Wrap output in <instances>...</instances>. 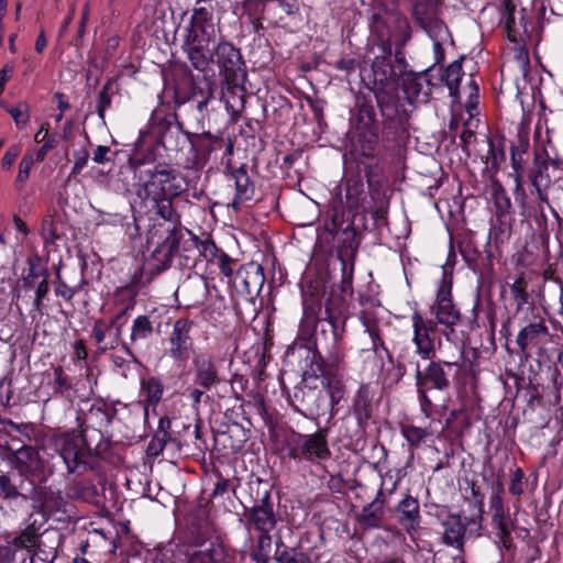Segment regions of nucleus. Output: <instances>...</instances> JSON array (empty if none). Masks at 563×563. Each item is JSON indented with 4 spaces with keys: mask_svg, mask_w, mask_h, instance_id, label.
I'll use <instances>...</instances> for the list:
<instances>
[{
    "mask_svg": "<svg viewBox=\"0 0 563 563\" xmlns=\"http://www.w3.org/2000/svg\"><path fill=\"white\" fill-rule=\"evenodd\" d=\"M216 0H197L183 44L191 66L200 71L211 70L214 63L223 80L246 78L240 49L227 41H218L219 30L213 22Z\"/></svg>",
    "mask_w": 563,
    "mask_h": 563,
    "instance_id": "f257e3e1",
    "label": "nucleus"
},
{
    "mask_svg": "<svg viewBox=\"0 0 563 563\" xmlns=\"http://www.w3.org/2000/svg\"><path fill=\"white\" fill-rule=\"evenodd\" d=\"M77 429L56 433L51 438L55 452L62 457L69 474H84L98 467L110 448L101 427L111 422L102 408L92 407L84 417H77Z\"/></svg>",
    "mask_w": 563,
    "mask_h": 563,
    "instance_id": "f03ea898",
    "label": "nucleus"
},
{
    "mask_svg": "<svg viewBox=\"0 0 563 563\" xmlns=\"http://www.w3.org/2000/svg\"><path fill=\"white\" fill-rule=\"evenodd\" d=\"M372 74L373 86L369 89L376 99L383 119V128L385 130H396L404 122L396 89L401 73L397 70L394 64L390 48H384L382 55L375 56L372 62Z\"/></svg>",
    "mask_w": 563,
    "mask_h": 563,
    "instance_id": "7ed1b4c3",
    "label": "nucleus"
},
{
    "mask_svg": "<svg viewBox=\"0 0 563 563\" xmlns=\"http://www.w3.org/2000/svg\"><path fill=\"white\" fill-rule=\"evenodd\" d=\"M155 154L135 155L131 159L134 176L141 185L139 197H179L186 191L187 183L181 174L165 163L154 164Z\"/></svg>",
    "mask_w": 563,
    "mask_h": 563,
    "instance_id": "20e7f679",
    "label": "nucleus"
},
{
    "mask_svg": "<svg viewBox=\"0 0 563 563\" xmlns=\"http://www.w3.org/2000/svg\"><path fill=\"white\" fill-rule=\"evenodd\" d=\"M164 233L165 236L157 240L156 247L143 266V273L148 276V279L166 271L176 254L189 258L190 253L197 250V235L190 231H187V239L181 228L170 227L165 229Z\"/></svg>",
    "mask_w": 563,
    "mask_h": 563,
    "instance_id": "39448f33",
    "label": "nucleus"
},
{
    "mask_svg": "<svg viewBox=\"0 0 563 563\" xmlns=\"http://www.w3.org/2000/svg\"><path fill=\"white\" fill-rule=\"evenodd\" d=\"M318 310H320L319 303L308 305L305 302L302 331L307 329L306 334L311 335V330H313L316 352L321 355L320 349L325 353V361L341 364L344 354L339 345L340 333L335 321L331 314L328 318H318Z\"/></svg>",
    "mask_w": 563,
    "mask_h": 563,
    "instance_id": "423d86ee",
    "label": "nucleus"
},
{
    "mask_svg": "<svg viewBox=\"0 0 563 563\" xmlns=\"http://www.w3.org/2000/svg\"><path fill=\"white\" fill-rule=\"evenodd\" d=\"M296 351L306 362L305 378L313 377L317 379L319 375L323 377V386L327 389L332 412L334 406L344 398L346 391L344 380L338 373L340 364L324 361L322 355L306 345H300Z\"/></svg>",
    "mask_w": 563,
    "mask_h": 563,
    "instance_id": "0eeeda50",
    "label": "nucleus"
},
{
    "mask_svg": "<svg viewBox=\"0 0 563 563\" xmlns=\"http://www.w3.org/2000/svg\"><path fill=\"white\" fill-rule=\"evenodd\" d=\"M284 452V457L298 463L319 464L327 461L332 454L328 442V430L321 429L312 434L291 431L285 438Z\"/></svg>",
    "mask_w": 563,
    "mask_h": 563,
    "instance_id": "6e6552de",
    "label": "nucleus"
},
{
    "mask_svg": "<svg viewBox=\"0 0 563 563\" xmlns=\"http://www.w3.org/2000/svg\"><path fill=\"white\" fill-rule=\"evenodd\" d=\"M411 16L439 48L450 38L449 29L441 18L442 0H410Z\"/></svg>",
    "mask_w": 563,
    "mask_h": 563,
    "instance_id": "1a4fd4ad",
    "label": "nucleus"
},
{
    "mask_svg": "<svg viewBox=\"0 0 563 563\" xmlns=\"http://www.w3.org/2000/svg\"><path fill=\"white\" fill-rule=\"evenodd\" d=\"M306 377L305 371L302 372V380L294 388L292 394L289 396L291 406L301 415L310 419H318L329 416L333 417L331 412V402L328 401L327 395L323 389L318 386H310L309 379Z\"/></svg>",
    "mask_w": 563,
    "mask_h": 563,
    "instance_id": "9d476101",
    "label": "nucleus"
},
{
    "mask_svg": "<svg viewBox=\"0 0 563 563\" xmlns=\"http://www.w3.org/2000/svg\"><path fill=\"white\" fill-rule=\"evenodd\" d=\"M454 371H449L442 363L430 361L428 365L421 369L419 365L416 368V385L419 396L421 411L427 418L433 412V404L429 398L428 389L448 390L451 386L450 376Z\"/></svg>",
    "mask_w": 563,
    "mask_h": 563,
    "instance_id": "9b49d317",
    "label": "nucleus"
},
{
    "mask_svg": "<svg viewBox=\"0 0 563 563\" xmlns=\"http://www.w3.org/2000/svg\"><path fill=\"white\" fill-rule=\"evenodd\" d=\"M430 310L435 318V325L441 324L443 331L455 333L454 327L461 322V313L452 300V280L444 274Z\"/></svg>",
    "mask_w": 563,
    "mask_h": 563,
    "instance_id": "f8f14e48",
    "label": "nucleus"
},
{
    "mask_svg": "<svg viewBox=\"0 0 563 563\" xmlns=\"http://www.w3.org/2000/svg\"><path fill=\"white\" fill-rule=\"evenodd\" d=\"M13 463L21 475L37 478L40 483L45 482L53 473L46 468L40 452L31 445H22L13 451Z\"/></svg>",
    "mask_w": 563,
    "mask_h": 563,
    "instance_id": "ddd939ff",
    "label": "nucleus"
},
{
    "mask_svg": "<svg viewBox=\"0 0 563 563\" xmlns=\"http://www.w3.org/2000/svg\"><path fill=\"white\" fill-rule=\"evenodd\" d=\"M431 68L419 73L409 71L400 78L401 89L405 93L406 100L409 103L421 102L426 103L432 93L434 84L430 79Z\"/></svg>",
    "mask_w": 563,
    "mask_h": 563,
    "instance_id": "4468645a",
    "label": "nucleus"
},
{
    "mask_svg": "<svg viewBox=\"0 0 563 563\" xmlns=\"http://www.w3.org/2000/svg\"><path fill=\"white\" fill-rule=\"evenodd\" d=\"M195 322L188 318H179L173 324L168 338L169 355L176 361H186L194 345L191 331Z\"/></svg>",
    "mask_w": 563,
    "mask_h": 563,
    "instance_id": "2eb2a0df",
    "label": "nucleus"
},
{
    "mask_svg": "<svg viewBox=\"0 0 563 563\" xmlns=\"http://www.w3.org/2000/svg\"><path fill=\"white\" fill-rule=\"evenodd\" d=\"M245 518L246 528L253 527L260 533H271L275 529L277 519L269 492H265L258 503L245 510Z\"/></svg>",
    "mask_w": 563,
    "mask_h": 563,
    "instance_id": "dca6fc26",
    "label": "nucleus"
},
{
    "mask_svg": "<svg viewBox=\"0 0 563 563\" xmlns=\"http://www.w3.org/2000/svg\"><path fill=\"white\" fill-rule=\"evenodd\" d=\"M176 197H148L143 198L152 202V209L155 214L166 221V223L155 224L150 231V240L154 242L157 238L165 236L164 230L170 229V227L180 228V214L175 210L173 206V199Z\"/></svg>",
    "mask_w": 563,
    "mask_h": 563,
    "instance_id": "f3484780",
    "label": "nucleus"
},
{
    "mask_svg": "<svg viewBox=\"0 0 563 563\" xmlns=\"http://www.w3.org/2000/svg\"><path fill=\"white\" fill-rule=\"evenodd\" d=\"M411 321L413 329L412 341L417 352L424 360H430L434 355V342L430 335L435 331L437 325L433 320L424 319L418 310L413 311Z\"/></svg>",
    "mask_w": 563,
    "mask_h": 563,
    "instance_id": "a211bd4d",
    "label": "nucleus"
},
{
    "mask_svg": "<svg viewBox=\"0 0 563 563\" xmlns=\"http://www.w3.org/2000/svg\"><path fill=\"white\" fill-rule=\"evenodd\" d=\"M175 295L188 308L201 305L209 295L208 282L201 275H189L178 286Z\"/></svg>",
    "mask_w": 563,
    "mask_h": 563,
    "instance_id": "6ab92c4d",
    "label": "nucleus"
},
{
    "mask_svg": "<svg viewBox=\"0 0 563 563\" xmlns=\"http://www.w3.org/2000/svg\"><path fill=\"white\" fill-rule=\"evenodd\" d=\"M374 397L375 390L369 384H362L354 396L352 412L356 418L357 427L362 433L365 432L368 421L373 417Z\"/></svg>",
    "mask_w": 563,
    "mask_h": 563,
    "instance_id": "aec40b11",
    "label": "nucleus"
},
{
    "mask_svg": "<svg viewBox=\"0 0 563 563\" xmlns=\"http://www.w3.org/2000/svg\"><path fill=\"white\" fill-rule=\"evenodd\" d=\"M195 386L212 389L221 383L219 369L214 361L205 354H198L192 360Z\"/></svg>",
    "mask_w": 563,
    "mask_h": 563,
    "instance_id": "412c9836",
    "label": "nucleus"
},
{
    "mask_svg": "<svg viewBox=\"0 0 563 563\" xmlns=\"http://www.w3.org/2000/svg\"><path fill=\"white\" fill-rule=\"evenodd\" d=\"M246 78H236L232 80H223L221 85V99L227 110L231 113L234 121L245 108V88Z\"/></svg>",
    "mask_w": 563,
    "mask_h": 563,
    "instance_id": "4be33fe9",
    "label": "nucleus"
},
{
    "mask_svg": "<svg viewBox=\"0 0 563 563\" xmlns=\"http://www.w3.org/2000/svg\"><path fill=\"white\" fill-rule=\"evenodd\" d=\"M361 321L372 340V346L369 350L379 357H382L383 352L388 354V350L384 342L385 330L388 328V323L384 322L374 310L363 311L361 314Z\"/></svg>",
    "mask_w": 563,
    "mask_h": 563,
    "instance_id": "5701e85b",
    "label": "nucleus"
},
{
    "mask_svg": "<svg viewBox=\"0 0 563 563\" xmlns=\"http://www.w3.org/2000/svg\"><path fill=\"white\" fill-rule=\"evenodd\" d=\"M398 523L412 536L420 529V505L417 498L406 495L396 506Z\"/></svg>",
    "mask_w": 563,
    "mask_h": 563,
    "instance_id": "b1692460",
    "label": "nucleus"
},
{
    "mask_svg": "<svg viewBox=\"0 0 563 563\" xmlns=\"http://www.w3.org/2000/svg\"><path fill=\"white\" fill-rule=\"evenodd\" d=\"M548 334L549 329L545 325L544 321L529 323L526 327H523L519 331L516 340L520 353L529 355L530 350L541 344V342L545 336H548Z\"/></svg>",
    "mask_w": 563,
    "mask_h": 563,
    "instance_id": "393cba45",
    "label": "nucleus"
},
{
    "mask_svg": "<svg viewBox=\"0 0 563 563\" xmlns=\"http://www.w3.org/2000/svg\"><path fill=\"white\" fill-rule=\"evenodd\" d=\"M443 534L442 541L449 547L464 551L466 523L462 521L460 515L451 514L442 522Z\"/></svg>",
    "mask_w": 563,
    "mask_h": 563,
    "instance_id": "a878e982",
    "label": "nucleus"
},
{
    "mask_svg": "<svg viewBox=\"0 0 563 563\" xmlns=\"http://www.w3.org/2000/svg\"><path fill=\"white\" fill-rule=\"evenodd\" d=\"M443 334L446 336L448 343L444 345L439 344L441 357L435 362L442 363L449 371H454V374H459L464 364L463 345L452 341L450 338L452 334L449 332L443 331Z\"/></svg>",
    "mask_w": 563,
    "mask_h": 563,
    "instance_id": "bb28decb",
    "label": "nucleus"
},
{
    "mask_svg": "<svg viewBox=\"0 0 563 563\" xmlns=\"http://www.w3.org/2000/svg\"><path fill=\"white\" fill-rule=\"evenodd\" d=\"M529 179L534 187L537 195L541 201L547 202L548 196L545 189L549 187L551 179L548 174V163L541 153H536L532 167L529 172Z\"/></svg>",
    "mask_w": 563,
    "mask_h": 563,
    "instance_id": "cd10ccee",
    "label": "nucleus"
},
{
    "mask_svg": "<svg viewBox=\"0 0 563 563\" xmlns=\"http://www.w3.org/2000/svg\"><path fill=\"white\" fill-rule=\"evenodd\" d=\"M500 7H501V15H503L501 21L505 24L507 37L509 38V41L517 44L518 42H520L522 40V34L527 33V27L522 23L523 15L521 16L519 22L516 21V16H515L516 5L512 2V0H503Z\"/></svg>",
    "mask_w": 563,
    "mask_h": 563,
    "instance_id": "c85d7f7f",
    "label": "nucleus"
},
{
    "mask_svg": "<svg viewBox=\"0 0 563 563\" xmlns=\"http://www.w3.org/2000/svg\"><path fill=\"white\" fill-rule=\"evenodd\" d=\"M352 123L363 132H373L376 130V112L371 100L365 96L356 99V113L352 117Z\"/></svg>",
    "mask_w": 563,
    "mask_h": 563,
    "instance_id": "c756f323",
    "label": "nucleus"
},
{
    "mask_svg": "<svg viewBox=\"0 0 563 563\" xmlns=\"http://www.w3.org/2000/svg\"><path fill=\"white\" fill-rule=\"evenodd\" d=\"M366 178L371 189V197L375 201V205L371 210L372 218L375 221L376 228L385 227L388 223V200L384 195L382 196L379 189L377 188L378 180L374 181L372 172H366Z\"/></svg>",
    "mask_w": 563,
    "mask_h": 563,
    "instance_id": "7c9ffc66",
    "label": "nucleus"
},
{
    "mask_svg": "<svg viewBox=\"0 0 563 563\" xmlns=\"http://www.w3.org/2000/svg\"><path fill=\"white\" fill-rule=\"evenodd\" d=\"M231 176L234 179L235 184V197L232 202V206L233 208L238 209L242 202L251 200L253 198L255 189L244 165L234 169L231 173Z\"/></svg>",
    "mask_w": 563,
    "mask_h": 563,
    "instance_id": "2f4dec72",
    "label": "nucleus"
},
{
    "mask_svg": "<svg viewBox=\"0 0 563 563\" xmlns=\"http://www.w3.org/2000/svg\"><path fill=\"white\" fill-rule=\"evenodd\" d=\"M188 563H229L224 548L219 542L201 544V548L189 555Z\"/></svg>",
    "mask_w": 563,
    "mask_h": 563,
    "instance_id": "473e14b6",
    "label": "nucleus"
},
{
    "mask_svg": "<svg viewBox=\"0 0 563 563\" xmlns=\"http://www.w3.org/2000/svg\"><path fill=\"white\" fill-rule=\"evenodd\" d=\"M192 134L183 131L181 124L168 125L161 134V143L166 151L179 152L189 144Z\"/></svg>",
    "mask_w": 563,
    "mask_h": 563,
    "instance_id": "72a5a7b5",
    "label": "nucleus"
},
{
    "mask_svg": "<svg viewBox=\"0 0 563 563\" xmlns=\"http://www.w3.org/2000/svg\"><path fill=\"white\" fill-rule=\"evenodd\" d=\"M27 503V494L22 492L2 497L0 498V516L7 520H15L24 512Z\"/></svg>",
    "mask_w": 563,
    "mask_h": 563,
    "instance_id": "f704fd0d",
    "label": "nucleus"
},
{
    "mask_svg": "<svg viewBox=\"0 0 563 563\" xmlns=\"http://www.w3.org/2000/svg\"><path fill=\"white\" fill-rule=\"evenodd\" d=\"M236 276L242 278L244 291L246 295L258 292L264 283V272L261 265H250L238 271Z\"/></svg>",
    "mask_w": 563,
    "mask_h": 563,
    "instance_id": "c9c22d12",
    "label": "nucleus"
},
{
    "mask_svg": "<svg viewBox=\"0 0 563 563\" xmlns=\"http://www.w3.org/2000/svg\"><path fill=\"white\" fill-rule=\"evenodd\" d=\"M384 516V509L369 503L356 516V521L363 530H373L382 527Z\"/></svg>",
    "mask_w": 563,
    "mask_h": 563,
    "instance_id": "e433bc0d",
    "label": "nucleus"
},
{
    "mask_svg": "<svg viewBox=\"0 0 563 563\" xmlns=\"http://www.w3.org/2000/svg\"><path fill=\"white\" fill-rule=\"evenodd\" d=\"M41 525H36V520L29 525L12 540V545L16 549H24L31 552L38 543Z\"/></svg>",
    "mask_w": 563,
    "mask_h": 563,
    "instance_id": "4c0bfd02",
    "label": "nucleus"
},
{
    "mask_svg": "<svg viewBox=\"0 0 563 563\" xmlns=\"http://www.w3.org/2000/svg\"><path fill=\"white\" fill-rule=\"evenodd\" d=\"M222 143V137L214 136L210 132L192 134L190 139V146L195 148L197 153L202 155H209L212 151L221 148Z\"/></svg>",
    "mask_w": 563,
    "mask_h": 563,
    "instance_id": "58836bf2",
    "label": "nucleus"
},
{
    "mask_svg": "<svg viewBox=\"0 0 563 563\" xmlns=\"http://www.w3.org/2000/svg\"><path fill=\"white\" fill-rule=\"evenodd\" d=\"M153 332V321H151L150 317L145 314L137 316L131 327L130 344L150 339Z\"/></svg>",
    "mask_w": 563,
    "mask_h": 563,
    "instance_id": "ea45409f",
    "label": "nucleus"
},
{
    "mask_svg": "<svg viewBox=\"0 0 563 563\" xmlns=\"http://www.w3.org/2000/svg\"><path fill=\"white\" fill-rule=\"evenodd\" d=\"M463 76L462 59L452 62L442 74V80L454 98L459 97V87Z\"/></svg>",
    "mask_w": 563,
    "mask_h": 563,
    "instance_id": "a19ab883",
    "label": "nucleus"
},
{
    "mask_svg": "<svg viewBox=\"0 0 563 563\" xmlns=\"http://www.w3.org/2000/svg\"><path fill=\"white\" fill-rule=\"evenodd\" d=\"M273 539L271 533H260L256 539V544L251 553V558L255 563H268L269 552L272 549Z\"/></svg>",
    "mask_w": 563,
    "mask_h": 563,
    "instance_id": "79ce46f5",
    "label": "nucleus"
},
{
    "mask_svg": "<svg viewBox=\"0 0 563 563\" xmlns=\"http://www.w3.org/2000/svg\"><path fill=\"white\" fill-rule=\"evenodd\" d=\"M401 434L407 440L411 450L418 449L426 438L431 435L427 428L416 427L413 424L401 426Z\"/></svg>",
    "mask_w": 563,
    "mask_h": 563,
    "instance_id": "37998d69",
    "label": "nucleus"
},
{
    "mask_svg": "<svg viewBox=\"0 0 563 563\" xmlns=\"http://www.w3.org/2000/svg\"><path fill=\"white\" fill-rule=\"evenodd\" d=\"M67 501L60 490L51 488L48 492V499L46 500L45 511L43 515L44 521H47L54 514L66 512Z\"/></svg>",
    "mask_w": 563,
    "mask_h": 563,
    "instance_id": "c03bdc74",
    "label": "nucleus"
},
{
    "mask_svg": "<svg viewBox=\"0 0 563 563\" xmlns=\"http://www.w3.org/2000/svg\"><path fill=\"white\" fill-rule=\"evenodd\" d=\"M493 523L496 526L497 536L505 547L511 541L514 523L507 512L493 515Z\"/></svg>",
    "mask_w": 563,
    "mask_h": 563,
    "instance_id": "a18cd8bd",
    "label": "nucleus"
},
{
    "mask_svg": "<svg viewBox=\"0 0 563 563\" xmlns=\"http://www.w3.org/2000/svg\"><path fill=\"white\" fill-rule=\"evenodd\" d=\"M52 487L43 486L41 484H32L31 493L27 494L29 500L32 501L33 509L40 514L44 515L46 500L48 499V492H51Z\"/></svg>",
    "mask_w": 563,
    "mask_h": 563,
    "instance_id": "49530a36",
    "label": "nucleus"
},
{
    "mask_svg": "<svg viewBox=\"0 0 563 563\" xmlns=\"http://www.w3.org/2000/svg\"><path fill=\"white\" fill-rule=\"evenodd\" d=\"M142 391L145 395V400L151 405H156L161 401L163 396V385L156 377H151L142 382Z\"/></svg>",
    "mask_w": 563,
    "mask_h": 563,
    "instance_id": "de8ad7c7",
    "label": "nucleus"
},
{
    "mask_svg": "<svg viewBox=\"0 0 563 563\" xmlns=\"http://www.w3.org/2000/svg\"><path fill=\"white\" fill-rule=\"evenodd\" d=\"M121 317L122 314L120 313L113 317L109 322H106L103 320L95 321L92 328V336L97 344L101 346L106 345V342H108L107 333H110L112 331L113 327L115 325V323H118Z\"/></svg>",
    "mask_w": 563,
    "mask_h": 563,
    "instance_id": "09e8293b",
    "label": "nucleus"
},
{
    "mask_svg": "<svg viewBox=\"0 0 563 563\" xmlns=\"http://www.w3.org/2000/svg\"><path fill=\"white\" fill-rule=\"evenodd\" d=\"M274 560L277 563H310L309 555L297 548L274 553Z\"/></svg>",
    "mask_w": 563,
    "mask_h": 563,
    "instance_id": "8fccbe9b",
    "label": "nucleus"
},
{
    "mask_svg": "<svg viewBox=\"0 0 563 563\" xmlns=\"http://www.w3.org/2000/svg\"><path fill=\"white\" fill-rule=\"evenodd\" d=\"M511 295L517 305V309L520 310L525 305L528 303L529 295L527 292V282L522 276L518 277L510 286Z\"/></svg>",
    "mask_w": 563,
    "mask_h": 563,
    "instance_id": "3c124183",
    "label": "nucleus"
},
{
    "mask_svg": "<svg viewBox=\"0 0 563 563\" xmlns=\"http://www.w3.org/2000/svg\"><path fill=\"white\" fill-rule=\"evenodd\" d=\"M172 440L170 433L155 432L150 441L146 452L150 456H158L165 449L166 444Z\"/></svg>",
    "mask_w": 563,
    "mask_h": 563,
    "instance_id": "603ef678",
    "label": "nucleus"
},
{
    "mask_svg": "<svg viewBox=\"0 0 563 563\" xmlns=\"http://www.w3.org/2000/svg\"><path fill=\"white\" fill-rule=\"evenodd\" d=\"M49 274L46 268L35 265L33 262L29 263V272L26 276L23 277V287L25 289H32L34 288L37 283L36 279L48 277Z\"/></svg>",
    "mask_w": 563,
    "mask_h": 563,
    "instance_id": "864d4df0",
    "label": "nucleus"
},
{
    "mask_svg": "<svg viewBox=\"0 0 563 563\" xmlns=\"http://www.w3.org/2000/svg\"><path fill=\"white\" fill-rule=\"evenodd\" d=\"M213 98V90L211 82L207 84L206 89L199 88L198 90L195 88L191 95L190 100L195 101L197 110L202 113L207 108L209 101Z\"/></svg>",
    "mask_w": 563,
    "mask_h": 563,
    "instance_id": "5fc2aeb1",
    "label": "nucleus"
},
{
    "mask_svg": "<svg viewBox=\"0 0 563 563\" xmlns=\"http://www.w3.org/2000/svg\"><path fill=\"white\" fill-rule=\"evenodd\" d=\"M391 15L387 11L373 9L371 14V27L380 36H385V29Z\"/></svg>",
    "mask_w": 563,
    "mask_h": 563,
    "instance_id": "6e6d98bb",
    "label": "nucleus"
},
{
    "mask_svg": "<svg viewBox=\"0 0 563 563\" xmlns=\"http://www.w3.org/2000/svg\"><path fill=\"white\" fill-rule=\"evenodd\" d=\"M227 433L230 438L234 439L231 444V450L234 452L241 450L249 439L245 429L238 423L230 426Z\"/></svg>",
    "mask_w": 563,
    "mask_h": 563,
    "instance_id": "4d7b16f0",
    "label": "nucleus"
},
{
    "mask_svg": "<svg viewBox=\"0 0 563 563\" xmlns=\"http://www.w3.org/2000/svg\"><path fill=\"white\" fill-rule=\"evenodd\" d=\"M197 251L208 262L216 260L219 253L216 243L211 239L207 238L205 240H200L198 236Z\"/></svg>",
    "mask_w": 563,
    "mask_h": 563,
    "instance_id": "13d9d810",
    "label": "nucleus"
},
{
    "mask_svg": "<svg viewBox=\"0 0 563 563\" xmlns=\"http://www.w3.org/2000/svg\"><path fill=\"white\" fill-rule=\"evenodd\" d=\"M35 158L32 153H26L22 157L20 164H19V173L15 179V183L20 185L21 187L25 184V181L29 179L30 172L32 166L35 163Z\"/></svg>",
    "mask_w": 563,
    "mask_h": 563,
    "instance_id": "bf43d9fd",
    "label": "nucleus"
},
{
    "mask_svg": "<svg viewBox=\"0 0 563 563\" xmlns=\"http://www.w3.org/2000/svg\"><path fill=\"white\" fill-rule=\"evenodd\" d=\"M112 86V80L109 79L98 96L97 113L101 120H104L106 110L111 106V97L109 90Z\"/></svg>",
    "mask_w": 563,
    "mask_h": 563,
    "instance_id": "052dcab7",
    "label": "nucleus"
},
{
    "mask_svg": "<svg viewBox=\"0 0 563 563\" xmlns=\"http://www.w3.org/2000/svg\"><path fill=\"white\" fill-rule=\"evenodd\" d=\"M8 112L11 114L19 129L26 126L30 119L27 104L20 103L16 107L9 108Z\"/></svg>",
    "mask_w": 563,
    "mask_h": 563,
    "instance_id": "680f3d73",
    "label": "nucleus"
},
{
    "mask_svg": "<svg viewBox=\"0 0 563 563\" xmlns=\"http://www.w3.org/2000/svg\"><path fill=\"white\" fill-rule=\"evenodd\" d=\"M511 155V165L514 168V178L516 181V192L522 189V155L520 153H517L516 151H510Z\"/></svg>",
    "mask_w": 563,
    "mask_h": 563,
    "instance_id": "e2e57ef3",
    "label": "nucleus"
},
{
    "mask_svg": "<svg viewBox=\"0 0 563 563\" xmlns=\"http://www.w3.org/2000/svg\"><path fill=\"white\" fill-rule=\"evenodd\" d=\"M493 200L498 213L500 216L508 213L511 207L510 199L506 195L505 190L501 187H498L493 192Z\"/></svg>",
    "mask_w": 563,
    "mask_h": 563,
    "instance_id": "0e129e2a",
    "label": "nucleus"
},
{
    "mask_svg": "<svg viewBox=\"0 0 563 563\" xmlns=\"http://www.w3.org/2000/svg\"><path fill=\"white\" fill-rule=\"evenodd\" d=\"M488 152L486 155V162L492 164V168L497 169L499 164L505 161L504 150L497 147L495 143L487 139Z\"/></svg>",
    "mask_w": 563,
    "mask_h": 563,
    "instance_id": "69168bd1",
    "label": "nucleus"
},
{
    "mask_svg": "<svg viewBox=\"0 0 563 563\" xmlns=\"http://www.w3.org/2000/svg\"><path fill=\"white\" fill-rule=\"evenodd\" d=\"M525 473L520 467H517L514 473L511 474L510 485H509V493L514 496H521L525 492V484H523Z\"/></svg>",
    "mask_w": 563,
    "mask_h": 563,
    "instance_id": "338daca9",
    "label": "nucleus"
},
{
    "mask_svg": "<svg viewBox=\"0 0 563 563\" xmlns=\"http://www.w3.org/2000/svg\"><path fill=\"white\" fill-rule=\"evenodd\" d=\"M514 58H515V62L517 63V66L520 68V70L523 74H526V71L529 67V64H530L529 53H528V49L523 45H520V42H518L514 48Z\"/></svg>",
    "mask_w": 563,
    "mask_h": 563,
    "instance_id": "774afa93",
    "label": "nucleus"
}]
</instances>
